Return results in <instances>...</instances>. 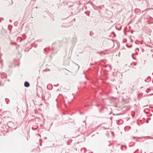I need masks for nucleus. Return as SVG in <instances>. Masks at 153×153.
Returning a JSON list of instances; mask_svg holds the SVG:
<instances>
[{
    "label": "nucleus",
    "instance_id": "obj_1",
    "mask_svg": "<svg viewBox=\"0 0 153 153\" xmlns=\"http://www.w3.org/2000/svg\"><path fill=\"white\" fill-rule=\"evenodd\" d=\"M30 84L29 82H25V83L24 85L25 86H29Z\"/></svg>",
    "mask_w": 153,
    "mask_h": 153
}]
</instances>
